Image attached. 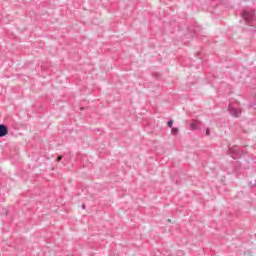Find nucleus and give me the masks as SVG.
<instances>
[{
    "label": "nucleus",
    "mask_w": 256,
    "mask_h": 256,
    "mask_svg": "<svg viewBox=\"0 0 256 256\" xmlns=\"http://www.w3.org/2000/svg\"><path fill=\"white\" fill-rule=\"evenodd\" d=\"M243 19L246 20L247 23H253L256 20L255 10L252 11H244L241 15Z\"/></svg>",
    "instance_id": "1"
},
{
    "label": "nucleus",
    "mask_w": 256,
    "mask_h": 256,
    "mask_svg": "<svg viewBox=\"0 0 256 256\" xmlns=\"http://www.w3.org/2000/svg\"><path fill=\"white\" fill-rule=\"evenodd\" d=\"M229 153L232 159H239V157L241 156V150L239 149V146L229 147Z\"/></svg>",
    "instance_id": "2"
},
{
    "label": "nucleus",
    "mask_w": 256,
    "mask_h": 256,
    "mask_svg": "<svg viewBox=\"0 0 256 256\" xmlns=\"http://www.w3.org/2000/svg\"><path fill=\"white\" fill-rule=\"evenodd\" d=\"M228 111H229L230 115H232V117H236V118L241 117V109H239V108H235L232 105H229Z\"/></svg>",
    "instance_id": "3"
},
{
    "label": "nucleus",
    "mask_w": 256,
    "mask_h": 256,
    "mask_svg": "<svg viewBox=\"0 0 256 256\" xmlns=\"http://www.w3.org/2000/svg\"><path fill=\"white\" fill-rule=\"evenodd\" d=\"M9 134V128L5 124H0V137H5Z\"/></svg>",
    "instance_id": "4"
},
{
    "label": "nucleus",
    "mask_w": 256,
    "mask_h": 256,
    "mask_svg": "<svg viewBox=\"0 0 256 256\" xmlns=\"http://www.w3.org/2000/svg\"><path fill=\"white\" fill-rule=\"evenodd\" d=\"M201 122L199 120H194L191 124H190V129L192 131H197V129H199L198 125L200 124Z\"/></svg>",
    "instance_id": "5"
},
{
    "label": "nucleus",
    "mask_w": 256,
    "mask_h": 256,
    "mask_svg": "<svg viewBox=\"0 0 256 256\" xmlns=\"http://www.w3.org/2000/svg\"><path fill=\"white\" fill-rule=\"evenodd\" d=\"M177 133H179V128L174 127V128L171 129V134L172 135H177Z\"/></svg>",
    "instance_id": "6"
},
{
    "label": "nucleus",
    "mask_w": 256,
    "mask_h": 256,
    "mask_svg": "<svg viewBox=\"0 0 256 256\" xmlns=\"http://www.w3.org/2000/svg\"><path fill=\"white\" fill-rule=\"evenodd\" d=\"M167 125H168V127H170V128L173 127V120L168 121Z\"/></svg>",
    "instance_id": "7"
},
{
    "label": "nucleus",
    "mask_w": 256,
    "mask_h": 256,
    "mask_svg": "<svg viewBox=\"0 0 256 256\" xmlns=\"http://www.w3.org/2000/svg\"><path fill=\"white\" fill-rule=\"evenodd\" d=\"M211 135V130L209 128L206 129V136L209 137Z\"/></svg>",
    "instance_id": "8"
},
{
    "label": "nucleus",
    "mask_w": 256,
    "mask_h": 256,
    "mask_svg": "<svg viewBox=\"0 0 256 256\" xmlns=\"http://www.w3.org/2000/svg\"><path fill=\"white\" fill-rule=\"evenodd\" d=\"M63 159V156H58L57 161H61Z\"/></svg>",
    "instance_id": "9"
},
{
    "label": "nucleus",
    "mask_w": 256,
    "mask_h": 256,
    "mask_svg": "<svg viewBox=\"0 0 256 256\" xmlns=\"http://www.w3.org/2000/svg\"><path fill=\"white\" fill-rule=\"evenodd\" d=\"M82 209H86V206H85V204H83V205H82Z\"/></svg>",
    "instance_id": "10"
},
{
    "label": "nucleus",
    "mask_w": 256,
    "mask_h": 256,
    "mask_svg": "<svg viewBox=\"0 0 256 256\" xmlns=\"http://www.w3.org/2000/svg\"><path fill=\"white\" fill-rule=\"evenodd\" d=\"M7 213H8V212L6 211V212H5V215H7Z\"/></svg>",
    "instance_id": "11"
}]
</instances>
